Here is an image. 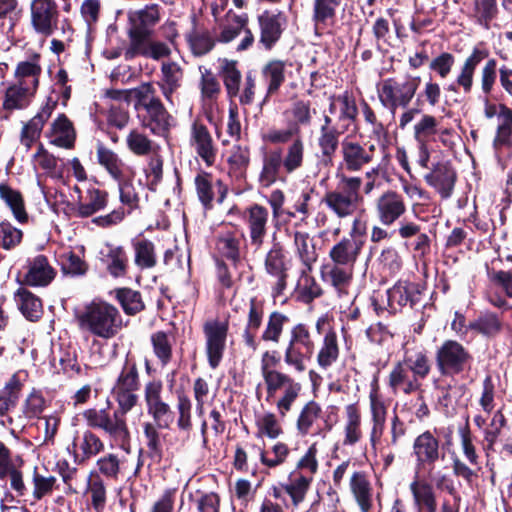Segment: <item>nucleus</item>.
Returning a JSON list of instances; mask_svg holds the SVG:
<instances>
[{
	"mask_svg": "<svg viewBox=\"0 0 512 512\" xmlns=\"http://www.w3.org/2000/svg\"><path fill=\"white\" fill-rule=\"evenodd\" d=\"M22 283L31 287H46L56 277V270L44 255L29 257L23 267Z\"/></svg>",
	"mask_w": 512,
	"mask_h": 512,
	"instance_id": "obj_17",
	"label": "nucleus"
},
{
	"mask_svg": "<svg viewBox=\"0 0 512 512\" xmlns=\"http://www.w3.org/2000/svg\"><path fill=\"white\" fill-rule=\"evenodd\" d=\"M56 107L55 101H48L40 111L28 121L21 131V143L30 148L40 137L44 124L51 117Z\"/></svg>",
	"mask_w": 512,
	"mask_h": 512,
	"instance_id": "obj_37",
	"label": "nucleus"
},
{
	"mask_svg": "<svg viewBox=\"0 0 512 512\" xmlns=\"http://www.w3.org/2000/svg\"><path fill=\"white\" fill-rule=\"evenodd\" d=\"M472 362L469 350L456 340H445L436 349L435 363L441 376H455L468 369Z\"/></svg>",
	"mask_w": 512,
	"mask_h": 512,
	"instance_id": "obj_6",
	"label": "nucleus"
},
{
	"mask_svg": "<svg viewBox=\"0 0 512 512\" xmlns=\"http://www.w3.org/2000/svg\"><path fill=\"white\" fill-rule=\"evenodd\" d=\"M21 389L22 383L18 376L14 374L4 388L0 390V416L6 415L11 408L16 406Z\"/></svg>",
	"mask_w": 512,
	"mask_h": 512,
	"instance_id": "obj_63",
	"label": "nucleus"
},
{
	"mask_svg": "<svg viewBox=\"0 0 512 512\" xmlns=\"http://www.w3.org/2000/svg\"><path fill=\"white\" fill-rule=\"evenodd\" d=\"M129 46L125 50V58L133 59L137 56L145 57L151 43L150 32L140 31L134 28H130L128 32Z\"/></svg>",
	"mask_w": 512,
	"mask_h": 512,
	"instance_id": "obj_62",
	"label": "nucleus"
},
{
	"mask_svg": "<svg viewBox=\"0 0 512 512\" xmlns=\"http://www.w3.org/2000/svg\"><path fill=\"white\" fill-rule=\"evenodd\" d=\"M134 264L141 270L152 269L157 265L155 244L147 238H134L131 241Z\"/></svg>",
	"mask_w": 512,
	"mask_h": 512,
	"instance_id": "obj_43",
	"label": "nucleus"
},
{
	"mask_svg": "<svg viewBox=\"0 0 512 512\" xmlns=\"http://www.w3.org/2000/svg\"><path fill=\"white\" fill-rule=\"evenodd\" d=\"M342 445L353 447L363 439L362 414L357 404H349L344 409Z\"/></svg>",
	"mask_w": 512,
	"mask_h": 512,
	"instance_id": "obj_34",
	"label": "nucleus"
},
{
	"mask_svg": "<svg viewBox=\"0 0 512 512\" xmlns=\"http://www.w3.org/2000/svg\"><path fill=\"white\" fill-rule=\"evenodd\" d=\"M439 440L427 430L419 434L413 442V455L418 466L433 465L439 459Z\"/></svg>",
	"mask_w": 512,
	"mask_h": 512,
	"instance_id": "obj_29",
	"label": "nucleus"
},
{
	"mask_svg": "<svg viewBox=\"0 0 512 512\" xmlns=\"http://www.w3.org/2000/svg\"><path fill=\"white\" fill-rule=\"evenodd\" d=\"M264 301L257 296H251L247 302V319L242 339L244 344L252 351L259 346L258 332L263 322Z\"/></svg>",
	"mask_w": 512,
	"mask_h": 512,
	"instance_id": "obj_20",
	"label": "nucleus"
},
{
	"mask_svg": "<svg viewBox=\"0 0 512 512\" xmlns=\"http://www.w3.org/2000/svg\"><path fill=\"white\" fill-rule=\"evenodd\" d=\"M78 326L102 340L115 338L125 327L119 309L104 300H93L76 315Z\"/></svg>",
	"mask_w": 512,
	"mask_h": 512,
	"instance_id": "obj_2",
	"label": "nucleus"
},
{
	"mask_svg": "<svg viewBox=\"0 0 512 512\" xmlns=\"http://www.w3.org/2000/svg\"><path fill=\"white\" fill-rule=\"evenodd\" d=\"M248 229L250 244L259 250L267 236L269 212L268 209L259 204H253L247 208L244 216Z\"/></svg>",
	"mask_w": 512,
	"mask_h": 512,
	"instance_id": "obj_19",
	"label": "nucleus"
},
{
	"mask_svg": "<svg viewBox=\"0 0 512 512\" xmlns=\"http://www.w3.org/2000/svg\"><path fill=\"white\" fill-rule=\"evenodd\" d=\"M346 131L340 129L333 124L330 116L323 117V123L320 126L317 145L321 152L322 163L324 165H332L333 158L339 148L340 136Z\"/></svg>",
	"mask_w": 512,
	"mask_h": 512,
	"instance_id": "obj_22",
	"label": "nucleus"
},
{
	"mask_svg": "<svg viewBox=\"0 0 512 512\" xmlns=\"http://www.w3.org/2000/svg\"><path fill=\"white\" fill-rule=\"evenodd\" d=\"M488 57V52L483 49L474 48L465 58L457 74L455 83L465 94L472 91L474 75L478 66Z\"/></svg>",
	"mask_w": 512,
	"mask_h": 512,
	"instance_id": "obj_36",
	"label": "nucleus"
},
{
	"mask_svg": "<svg viewBox=\"0 0 512 512\" xmlns=\"http://www.w3.org/2000/svg\"><path fill=\"white\" fill-rule=\"evenodd\" d=\"M322 414V408L319 403L314 400L307 402L301 409L297 420L296 429L299 435H309L314 425L317 423Z\"/></svg>",
	"mask_w": 512,
	"mask_h": 512,
	"instance_id": "obj_53",
	"label": "nucleus"
},
{
	"mask_svg": "<svg viewBox=\"0 0 512 512\" xmlns=\"http://www.w3.org/2000/svg\"><path fill=\"white\" fill-rule=\"evenodd\" d=\"M350 490L362 512H369L372 507V488L361 471H354L350 477Z\"/></svg>",
	"mask_w": 512,
	"mask_h": 512,
	"instance_id": "obj_45",
	"label": "nucleus"
},
{
	"mask_svg": "<svg viewBox=\"0 0 512 512\" xmlns=\"http://www.w3.org/2000/svg\"><path fill=\"white\" fill-rule=\"evenodd\" d=\"M305 156V145L298 137L294 139L282 154L283 168L286 173L291 174L303 166Z\"/></svg>",
	"mask_w": 512,
	"mask_h": 512,
	"instance_id": "obj_58",
	"label": "nucleus"
},
{
	"mask_svg": "<svg viewBox=\"0 0 512 512\" xmlns=\"http://www.w3.org/2000/svg\"><path fill=\"white\" fill-rule=\"evenodd\" d=\"M219 75L223 81L227 97L230 103L239 94L242 74L237 67V61L224 59L221 61Z\"/></svg>",
	"mask_w": 512,
	"mask_h": 512,
	"instance_id": "obj_49",
	"label": "nucleus"
},
{
	"mask_svg": "<svg viewBox=\"0 0 512 512\" xmlns=\"http://www.w3.org/2000/svg\"><path fill=\"white\" fill-rule=\"evenodd\" d=\"M289 322L290 318L288 315L280 311L271 312L268 315L264 329L258 340L278 345L281 341L284 329L289 324Z\"/></svg>",
	"mask_w": 512,
	"mask_h": 512,
	"instance_id": "obj_47",
	"label": "nucleus"
},
{
	"mask_svg": "<svg viewBox=\"0 0 512 512\" xmlns=\"http://www.w3.org/2000/svg\"><path fill=\"white\" fill-rule=\"evenodd\" d=\"M302 386L299 382L294 380L283 388L277 398L273 399L277 412L280 417L284 418L292 410V407L298 399Z\"/></svg>",
	"mask_w": 512,
	"mask_h": 512,
	"instance_id": "obj_60",
	"label": "nucleus"
},
{
	"mask_svg": "<svg viewBox=\"0 0 512 512\" xmlns=\"http://www.w3.org/2000/svg\"><path fill=\"white\" fill-rule=\"evenodd\" d=\"M401 361L404 365H407L408 369H410L417 381L421 382V380L425 379L431 371L430 360L426 352L423 350H418L414 353H410L407 350L405 351L403 360Z\"/></svg>",
	"mask_w": 512,
	"mask_h": 512,
	"instance_id": "obj_59",
	"label": "nucleus"
},
{
	"mask_svg": "<svg viewBox=\"0 0 512 512\" xmlns=\"http://www.w3.org/2000/svg\"><path fill=\"white\" fill-rule=\"evenodd\" d=\"M279 364V357L276 351H265L260 360V372L263 379V387L265 389V400L272 402L277 398L283 388L295 379L287 373L276 369Z\"/></svg>",
	"mask_w": 512,
	"mask_h": 512,
	"instance_id": "obj_8",
	"label": "nucleus"
},
{
	"mask_svg": "<svg viewBox=\"0 0 512 512\" xmlns=\"http://www.w3.org/2000/svg\"><path fill=\"white\" fill-rule=\"evenodd\" d=\"M142 118V126L153 134L165 136L173 125L174 119L161 102L147 107Z\"/></svg>",
	"mask_w": 512,
	"mask_h": 512,
	"instance_id": "obj_33",
	"label": "nucleus"
},
{
	"mask_svg": "<svg viewBox=\"0 0 512 512\" xmlns=\"http://www.w3.org/2000/svg\"><path fill=\"white\" fill-rule=\"evenodd\" d=\"M0 198L10 208L17 221L24 223L28 219L22 194L7 183L0 184Z\"/></svg>",
	"mask_w": 512,
	"mask_h": 512,
	"instance_id": "obj_54",
	"label": "nucleus"
},
{
	"mask_svg": "<svg viewBox=\"0 0 512 512\" xmlns=\"http://www.w3.org/2000/svg\"><path fill=\"white\" fill-rule=\"evenodd\" d=\"M387 385L394 395H410L421 388V382L417 381L407 365L402 362H396L388 375Z\"/></svg>",
	"mask_w": 512,
	"mask_h": 512,
	"instance_id": "obj_24",
	"label": "nucleus"
},
{
	"mask_svg": "<svg viewBox=\"0 0 512 512\" xmlns=\"http://www.w3.org/2000/svg\"><path fill=\"white\" fill-rule=\"evenodd\" d=\"M286 22V16L282 12L264 11L258 16L259 43L267 50L272 49L281 38Z\"/></svg>",
	"mask_w": 512,
	"mask_h": 512,
	"instance_id": "obj_21",
	"label": "nucleus"
},
{
	"mask_svg": "<svg viewBox=\"0 0 512 512\" xmlns=\"http://www.w3.org/2000/svg\"><path fill=\"white\" fill-rule=\"evenodd\" d=\"M49 137L58 147L72 148L76 138L72 122L64 114L59 115L51 125Z\"/></svg>",
	"mask_w": 512,
	"mask_h": 512,
	"instance_id": "obj_42",
	"label": "nucleus"
},
{
	"mask_svg": "<svg viewBox=\"0 0 512 512\" xmlns=\"http://www.w3.org/2000/svg\"><path fill=\"white\" fill-rule=\"evenodd\" d=\"M294 252L302 265L312 271L313 265L318 259V253L313 237L306 231H292Z\"/></svg>",
	"mask_w": 512,
	"mask_h": 512,
	"instance_id": "obj_38",
	"label": "nucleus"
},
{
	"mask_svg": "<svg viewBox=\"0 0 512 512\" xmlns=\"http://www.w3.org/2000/svg\"><path fill=\"white\" fill-rule=\"evenodd\" d=\"M131 28L153 33V28L160 21V8L157 4L146 5L144 8L129 14Z\"/></svg>",
	"mask_w": 512,
	"mask_h": 512,
	"instance_id": "obj_50",
	"label": "nucleus"
},
{
	"mask_svg": "<svg viewBox=\"0 0 512 512\" xmlns=\"http://www.w3.org/2000/svg\"><path fill=\"white\" fill-rule=\"evenodd\" d=\"M265 271L274 279L273 297L281 296L287 286L288 267L283 246L276 242L267 252L265 257Z\"/></svg>",
	"mask_w": 512,
	"mask_h": 512,
	"instance_id": "obj_15",
	"label": "nucleus"
},
{
	"mask_svg": "<svg viewBox=\"0 0 512 512\" xmlns=\"http://www.w3.org/2000/svg\"><path fill=\"white\" fill-rule=\"evenodd\" d=\"M228 322L209 320L203 325V333L206 341V354L209 365L215 369L220 364L226 347L228 334Z\"/></svg>",
	"mask_w": 512,
	"mask_h": 512,
	"instance_id": "obj_13",
	"label": "nucleus"
},
{
	"mask_svg": "<svg viewBox=\"0 0 512 512\" xmlns=\"http://www.w3.org/2000/svg\"><path fill=\"white\" fill-rule=\"evenodd\" d=\"M104 448V443L99 436L90 430H85L81 435L74 437L71 451L74 461L82 464L104 451Z\"/></svg>",
	"mask_w": 512,
	"mask_h": 512,
	"instance_id": "obj_28",
	"label": "nucleus"
},
{
	"mask_svg": "<svg viewBox=\"0 0 512 512\" xmlns=\"http://www.w3.org/2000/svg\"><path fill=\"white\" fill-rule=\"evenodd\" d=\"M183 77L184 71L177 62H162L157 85L166 101L171 105H173V94L181 87Z\"/></svg>",
	"mask_w": 512,
	"mask_h": 512,
	"instance_id": "obj_27",
	"label": "nucleus"
},
{
	"mask_svg": "<svg viewBox=\"0 0 512 512\" xmlns=\"http://www.w3.org/2000/svg\"><path fill=\"white\" fill-rule=\"evenodd\" d=\"M312 481L313 477L307 476L303 472L295 470L290 473L288 482L282 485V488L291 498L294 507L299 506L305 500Z\"/></svg>",
	"mask_w": 512,
	"mask_h": 512,
	"instance_id": "obj_44",
	"label": "nucleus"
},
{
	"mask_svg": "<svg viewBox=\"0 0 512 512\" xmlns=\"http://www.w3.org/2000/svg\"><path fill=\"white\" fill-rule=\"evenodd\" d=\"M135 176H125L116 180L118 183L120 202L128 207V213L139 208L140 197L134 184Z\"/></svg>",
	"mask_w": 512,
	"mask_h": 512,
	"instance_id": "obj_64",
	"label": "nucleus"
},
{
	"mask_svg": "<svg viewBox=\"0 0 512 512\" xmlns=\"http://www.w3.org/2000/svg\"><path fill=\"white\" fill-rule=\"evenodd\" d=\"M97 161L106 172L116 181L125 176H135V170L126 165L116 152L104 146L102 143L97 145Z\"/></svg>",
	"mask_w": 512,
	"mask_h": 512,
	"instance_id": "obj_31",
	"label": "nucleus"
},
{
	"mask_svg": "<svg viewBox=\"0 0 512 512\" xmlns=\"http://www.w3.org/2000/svg\"><path fill=\"white\" fill-rule=\"evenodd\" d=\"M328 112L329 114L326 116H330L333 119L334 126L347 132L357 118L358 107L355 98L348 92H345L329 98Z\"/></svg>",
	"mask_w": 512,
	"mask_h": 512,
	"instance_id": "obj_16",
	"label": "nucleus"
},
{
	"mask_svg": "<svg viewBox=\"0 0 512 512\" xmlns=\"http://www.w3.org/2000/svg\"><path fill=\"white\" fill-rule=\"evenodd\" d=\"M292 67L291 62L279 59L270 60L263 66L261 74L267 85L264 102L278 93L286 77L290 74L289 69Z\"/></svg>",
	"mask_w": 512,
	"mask_h": 512,
	"instance_id": "obj_26",
	"label": "nucleus"
},
{
	"mask_svg": "<svg viewBox=\"0 0 512 512\" xmlns=\"http://www.w3.org/2000/svg\"><path fill=\"white\" fill-rule=\"evenodd\" d=\"M374 151V145L365 147L355 140L344 139L341 142V161L336 174L349 175V173L361 171L364 166L372 162Z\"/></svg>",
	"mask_w": 512,
	"mask_h": 512,
	"instance_id": "obj_9",
	"label": "nucleus"
},
{
	"mask_svg": "<svg viewBox=\"0 0 512 512\" xmlns=\"http://www.w3.org/2000/svg\"><path fill=\"white\" fill-rule=\"evenodd\" d=\"M40 58L39 54H34L29 60L19 62L14 71V82L37 91L42 73Z\"/></svg>",
	"mask_w": 512,
	"mask_h": 512,
	"instance_id": "obj_40",
	"label": "nucleus"
},
{
	"mask_svg": "<svg viewBox=\"0 0 512 512\" xmlns=\"http://www.w3.org/2000/svg\"><path fill=\"white\" fill-rule=\"evenodd\" d=\"M339 345L337 334L334 330H328L323 337L322 343L319 347L316 361L318 366L322 370H327L334 363L337 362L339 358Z\"/></svg>",
	"mask_w": 512,
	"mask_h": 512,
	"instance_id": "obj_48",
	"label": "nucleus"
},
{
	"mask_svg": "<svg viewBox=\"0 0 512 512\" xmlns=\"http://www.w3.org/2000/svg\"><path fill=\"white\" fill-rule=\"evenodd\" d=\"M341 2L342 0H314L312 20L317 30L333 24Z\"/></svg>",
	"mask_w": 512,
	"mask_h": 512,
	"instance_id": "obj_51",
	"label": "nucleus"
},
{
	"mask_svg": "<svg viewBox=\"0 0 512 512\" xmlns=\"http://www.w3.org/2000/svg\"><path fill=\"white\" fill-rule=\"evenodd\" d=\"M247 15H233L229 19V23L222 29L218 40L222 43L233 41L240 33L244 32V37L237 46V51L247 50L254 42L253 33L247 28Z\"/></svg>",
	"mask_w": 512,
	"mask_h": 512,
	"instance_id": "obj_32",
	"label": "nucleus"
},
{
	"mask_svg": "<svg viewBox=\"0 0 512 512\" xmlns=\"http://www.w3.org/2000/svg\"><path fill=\"white\" fill-rule=\"evenodd\" d=\"M101 260L107 272L114 278L124 277L128 272L129 258L121 245L106 243L101 250Z\"/></svg>",
	"mask_w": 512,
	"mask_h": 512,
	"instance_id": "obj_30",
	"label": "nucleus"
},
{
	"mask_svg": "<svg viewBox=\"0 0 512 512\" xmlns=\"http://www.w3.org/2000/svg\"><path fill=\"white\" fill-rule=\"evenodd\" d=\"M163 384L160 380H152L144 386V400L147 412L152 416L159 428H169L173 422V412L162 398Z\"/></svg>",
	"mask_w": 512,
	"mask_h": 512,
	"instance_id": "obj_12",
	"label": "nucleus"
},
{
	"mask_svg": "<svg viewBox=\"0 0 512 512\" xmlns=\"http://www.w3.org/2000/svg\"><path fill=\"white\" fill-rule=\"evenodd\" d=\"M438 121L430 114H423L413 127V138L417 145H429L436 140Z\"/></svg>",
	"mask_w": 512,
	"mask_h": 512,
	"instance_id": "obj_55",
	"label": "nucleus"
},
{
	"mask_svg": "<svg viewBox=\"0 0 512 512\" xmlns=\"http://www.w3.org/2000/svg\"><path fill=\"white\" fill-rule=\"evenodd\" d=\"M35 93V90L13 82L6 88L2 106L5 110L24 109L30 104Z\"/></svg>",
	"mask_w": 512,
	"mask_h": 512,
	"instance_id": "obj_46",
	"label": "nucleus"
},
{
	"mask_svg": "<svg viewBox=\"0 0 512 512\" xmlns=\"http://www.w3.org/2000/svg\"><path fill=\"white\" fill-rule=\"evenodd\" d=\"M424 180L446 199L452 194L456 174L448 162H437L430 172L424 175Z\"/></svg>",
	"mask_w": 512,
	"mask_h": 512,
	"instance_id": "obj_25",
	"label": "nucleus"
},
{
	"mask_svg": "<svg viewBox=\"0 0 512 512\" xmlns=\"http://www.w3.org/2000/svg\"><path fill=\"white\" fill-rule=\"evenodd\" d=\"M389 305L396 309V305L415 307L421 298L419 285L412 282H399L387 291Z\"/></svg>",
	"mask_w": 512,
	"mask_h": 512,
	"instance_id": "obj_39",
	"label": "nucleus"
},
{
	"mask_svg": "<svg viewBox=\"0 0 512 512\" xmlns=\"http://www.w3.org/2000/svg\"><path fill=\"white\" fill-rule=\"evenodd\" d=\"M83 418L90 428L104 431L116 442L124 443L130 437L126 415L118 410L111 414L107 409L90 408L83 412Z\"/></svg>",
	"mask_w": 512,
	"mask_h": 512,
	"instance_id": "obj_7",
	"label": "nucleus"
},
{
	"mask_svg": "<svg viewBox=\"0 0 512 512\" xmlns=\"http://www.w3.org/2000/svg\"><path fill=\"white\" fill-rule=\"evenodd\" d=\"M114 389L139 390L140 380L137 363L126 357L122 369L113 386Z\"/></svg>",
	"mask_w": 512,
	"mask_h": 512,
	"instance_id": "obj_61",
	"label": "nucleus"
},
{
	"mask_svg": "<svg viewBox=\"0 0 512 512\" xmlns=\"http://www.w3.org/2000/svg\"><path fill=\"white\" fill-rule=\"evenodd\" d=\"M108 192L96 188L87 191V202L79 203L77 206V214L80 217H89L103 209L108 205Z\"/></svg>",
	"mask_w": 512,
	"mask_h": 512,
	"instance_id": "obj_57",
	"label": "nucleus"
},
{
	"mask_svg": "<svg viewBox=\"0 0 512 512\" xmlns=\"http://www.w3.org/2000/svg\"><path fill=\"white\" fill-rule=\"evenodd\" d=\"M229 173L234 177L244 178L250 165V149L248 146L234 145L227 157Z\"/></svg>",
	"mask_w": 512,
	"mask_h": 512,
	"instance_id": "obj_56",
	"label": "nucleus"
},
{
	"mask_svg": "<svg viewBox=\"0 0 512 512\" xmlns=\"http://www.w3.org/2000/svg\"><path fill=\"white\" fill-rule=\"evenodd\" d=\"M283 167L282 151L272 149L264 152L262 157V169L259 173V183L263 187H269L274 184Z\"/></svg>",
	"mask_w": 512,
	"mask_h": 512,
	"instance_id": "obj_41",
	"label": "nucleus"
},
{
	"mask_svg": "<svg viewBox=\"0 0 512 512\" xmlns=\"http://www.w3.org/2000/svg\"><path fill=\"white\" fill-rule=\"evenodd\" d=\"M375 212L382 225L392 226L406 212L404 198L396 191L387 190L375 200Z\"/></svg>",
	"mask_w": 512,
	"mask_h": 512,
	"instance_id": "obj_18",
	"label": "nucleus"
},
{
	"mask_svg": "<svg viewBox=\"0 0 512 512\" xmlns=\"http://www.w3.org/2000/svg\"><path fill=\"white\" fill-rule=\"evenodd\" d=\"M337 181L334 190L325 193L322 202L339 218L352 216L362 201L360 189L363 183L361 177L335 174Z\"/></svg>",
	"mask_w": 512,
	"mask_h": 512,
	"instance_id": "obj_3",
	"label": "nucleus"
},
{
	"mask_svg": "<svg viewBox=\"0 0 512 512\" xmlns=\"http://www.w3.org/2000/svg\"><path fill=\"white\" fill-rule=\"evenodd\" d=\"M190 145L207 166L214 165L217 156V147L208 128L204 124L198 122L192 124L190 130Z\"/></svg>",
	"mask_w": 512,
	"mask_h": 512,
	"instance_id": "obj_23",
	"label": "nucleus"
},
{
	"mask_svg": "<svg viewBox=\"0 0 512 512\" xmlns=\"http://www.w3.org/2000/svg\"><path fill=\"white\" fill-rule=\"evenodd\" d=\"M420 84V77H389L377 86V95L383 107L395 113L398 108H406L414 98Z\"/></svg>",
	"mask_w": 512,
	"mask_h": 512,
	"instance_id": "obj_4",
	"label": "nucleus"
},
{
	"mask_svg": "<svg viewBox=\"0 0 512 512\" xmlns=\"http://www.w3.org/2000/svg\"><path fill=\"white\" fill-rule=\"evenodd\" d=\"M414 507L418 512H437L435 489L425 479L415 477L409 485Z\"/></svg>",
	"mask_w": 512,
	"mask_h": 512,
	"instance_id": "obj_35",
	"label": "nucleus"
},
{
	"mask_svg": "<svg viewBox=\"0 0 512 512\" xmlns=\"http://www.w3.org/2000/svg\"><path fill=\"white\" fill-rule=\"evenodd\" d=\"M15 302L22 314L29 320H37L42 314L41 300L26 288H19L14 295Z\"/></svg>",
	"mask_w": 512,
	"mask_h": 512,
	"instance_id": "obj_52",
	"label": "nucleus"
},
{
	"mask_svg": "<svg viewBox=\"0 0 512 512\" xmlns=\"http://www.w3.org/2000/svg\"><path fill=\"white\" fill-rule=\"evenodd\" d=\"M362 247L363 241L343 237L329 250L330 263L322 266L321 277L323 281L329 283L336 290L339 297L349 295L354 267L361 254Z\"/></svg>",
	"mask_w": 512,
	"mask_h": 512,
	"instance_id": "obj_1",
	"label": "nucleus"
},
{
	"mask_svg": "<svg viewBox=\"0 0 512 512\" xmlns=\"http://www.w3.org/2000/svg\"><path fill=\"white\" fill-rule=\"evenodd\" d=\"M314 350L315 341L310 327L305 323H297L289 331V339L284 350V363L296 373H303Z\"/></svg>",
	"mask_w": 512,
	"mask_h": 512,
	"instance_id": "obj_5",
	"label": "nucleus"
},
{
	"mask_svg": "<svg viewBox=\"0 0 512 512\" xmlns=\"http://www.w3.org/2000/svg\"><path fill=\"white\" fill-rule=\"evenodd\" d=\"M59 10L55 0H31L30 24L39 35L49 37L58 28Z\"/></svg>",
	"mask_w": 512,
	"mask_h": 512,
	"instance_id": "obj_10",
	"label": "nucleus"
},
{
	"mask_svg": "<svg viewBox=\"0 0 512 512\" xmlns=\"http://www.w3.org/2000/svg\"><path fill=\"white\" fill-rule=\"evenodd\" d=\"M484 115L491 119L497 115L498 125L493 139V148L496 151L512 145V109L505 104L498 106L485 100Z\"/></svg>",
	"mask_w": 512,
	"mask_h": 512,
	"instance_id": "obj_14",
	"label": "nucleus"
},
{
	"mask_svg": "<svg viewBox=\"0 0 512 512\" xmlns=\"http://www.w3.org/2000/svg\"><path fill=\"white\" fill-rule=\"evenodd\" d=\"M461 449L469 465L465 464L458 456L452 458V470L456 477L463 478L467 483L477 478V472L481 469L479 456L473 444L471 432L467 426L459 430Z\"/></svg>",
	"mask_w": 512,
	"mask_h": 512,
	"instance_id": "obj_11",
	"label": "nucleus"
}]
</instances>
